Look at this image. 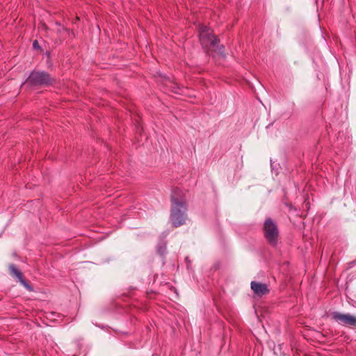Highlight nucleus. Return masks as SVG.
<instances>
[{
	"instance_id": "nucleus-1",
	"label": "nucleus",
	"mask_w": 356,
	"mask_h": 356,
	"mask_svg": "<svg viewBox=\"0 0 356 356\" xmlns=\"http://www.w3.org/2000/svg\"><path fill=\"white\" fill-rule=\"evenodd\" d=\"M200 42L204 49L213 51L216 55L224 57L225 47L219 44V40L213 34L212 31L207 26L200 25L199 27Z\"/></svg>"
},
{
	"instance_id": "nucleus-2",
	"label": "nucleus",
	"mask_w": 356,
	"mask_h": 356,
	"mask_svg": "<svg viewBox=\"0 0 356 356\" xmlns=\"http://www.w3.org/2000/svg\"><path fill=\"white\" fill-rule=\"evenodd\" d=\"M54 82V79L50 76V75L45 72L33 71L31 73L29 76L26 79V81L22 83V86L25 84L34 86H47L51 85Z\"/></svg>"
},
{
	"instance_id": "nucleus-3",
	"label": "nucleus",
	"mask_w": 356,
	"mask_h": 356,
	"mask_svg": "<svg viewBox=\"0 0 356 356\" xmlns=\"http://www.w3.org/2000/svg\"><path fill=\"white\" fill-rule=\"evenodd\" d=\"M186 205L184 209L181 206H172L170 220L175 227H179L185 223L186 220Z\"/></svg>"
},
{
	"instance_id": "nucleus-4",
	"label": "nucleus",
	"mask_w": 356,
	"mask_h": 356,
	"mask_svg": "<svg viewBox=\"0 0 356 356\" xmlns=\"http://www.w3.org/2000/svg\"><path fill=\"white\" fill-rule=\"evenodd\" d=\"M264 229L265 237L268 241L272 245H275L277 242L279 232L276 225L271 219L269 218L265 221Z\"/></svg>"
},
{
	"instance_id": "nucleus-5",
	"label": "nucleus",
	"mask_w": 356,
	"mask_h": 356,
	"mask_svg": "<svg viewBox=\"0 0 356 356\" xmlns=\"http://www.w3.org/2000/svg\"><path fill=\"white\" fill-rule=\"evenodd\" d=\"M331 318L338 323L344 325H356V316L348 314H341L338 312H334L330 314Z\"/></svg>"
},
{
	"instance_id": "nucleus-6",
	"label": "nucleus",
	"mask_w": 356,
	"mask_h": 356,
	"mask_svg": "<svg viewBox=\"0 0 356 356\" xmlns=\"http://www.w3.org/2000/svg\"><path fill=\"white\" fill-rule=\"evenodd\" d=\"M184 196V193L179 188L173 189L171 194L172 206H181V207L184 209L186 202Z\"/></svg>"
},
{
	"instance_id": "nucleus-7",
	"label": "nucleus",
	"mask_w": 356,
	"mask_h": 356,
	"mask_svg": "<svg viewBox=\"0 0 356 356\" xmlns=\"http://www.w3.org/2000/svg\"><path fill=\"white\" fill-rule=\"evenodd\" d=\"M251 289H252L254 293L259 296H262L268 293L269 292V289H268L266 284L257 282H251Z\"/></svg>"
},
{
	"instance_id": "nucleus-8",
	"label": "nucleus",
	"mask_w": 356,
	"mask_h": 356,
	"mask_svg": "<svg viewBox=\"0 0 356 356\" xmlns=\"http://www.w3.org/2000/svg\"><path fill=\"white\" fill-rule=\"evenodd\" d=\"M9 268L11 273L19 279L22 284H23L29 291H33L31 286L26 282L25 280L23 279L22 273L19 270H17L13 264L10 265Z\"/></svg>"
},
{
	"instance_id": "nucleus-9",
	"label": "nucleus",
	"mask_w": 356,
	"mask_h": 356,
	"mask_svg": "<svg viewBox=\"0 0 356 356\" xmlns=\"http://www.w3.org/2000/svg\"><path fill=\"white\" fill-rule=\"evenodd\" d=\"M33 48L35 49H38L40 47H39V44H38V42L37 40H35L33 43Z\"/></svg>"
}]
</instances>
